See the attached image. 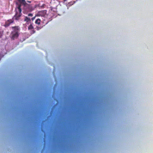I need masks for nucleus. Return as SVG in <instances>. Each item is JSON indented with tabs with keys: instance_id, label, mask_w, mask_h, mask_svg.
Segmentation results:
<instances>
[{
	"instance_id": "obj_1",
	"label": "nucleus",
	"mask_w": 153,
	"mask_h": 153,
	"mask_svg": "<svg viewBox=\"0 0 153 153\" xmlns=\"http://www.w3.org/2000/svg\"><path fill=\"white\" fill-rule=\"evenodd\" d=\"M15 11L16 13L13 17V18H14L16 20H18L20 19V17L22 15L21 5L20 4H18V7L16 8Z\"/></svg>"
},
{
	"instance_id": "obj_2",
	"label": "nucleus",
	"mask_w": 153,
	"mask_h": 153,
	"mask_svg": "<svg viewBox=\"0 0 153 153\" xmlns=\"http://www.w3.org/2000/svg\"><path fill=\"white\" fill-rule=\"evenodd\" d=\"M12 29L13 30L12 31L11 35V39L12 40H14L18 38L19 36V28L18 26L12 27Z\"/></svg>"
},
{
	"instance_id": "obj_3",
	"label": "nucleus",
	"mask_w": 153,
	"mask_h": 153,
	"mask_svg": "<svg viewBox=\"0 0 153 153\" xmlns=\"http://www.w3.org/2000/svg\"><path fill=\"white\" fill-rule=\"evenodd\" d=\"M28 29L30 30V33L31 34L34 33L35 31L33 29V27L32 24H30L28 27Z\"/></svg>"
},
{
	"instance_id": "obj_4",
	"label": "nucleus",
	"mask_w": 153,
	"mask_h": 153,
	"mask_svg": "<svg viewBox=\"0 0 153 153\" xmlns=\"http://www.w3.org/2000/svg\"><path fill=\"white\" fill-rule=\"evenodd\" d=\"M24 21L27 23H29L30 22L31 20L30 18H28L27 16H25Z\"/></svg>"
},
{
	"instance_id": "obj_5",
	"label": "nucleus",
	"mask_w": 153,
	"mask_h": 153,
	"mask_svg": "<svg viewBox=\"0 0 153 153\" xmlns=\"http://www.w3.org/2000/svg\"><path fill=\"white\" fill-rule=\"evenodd\" d=\"M14 18H13V17L12 19H8L7 21V22H8L10 24H11V23H13L14 21Z\"/></svg>"
},
{
	"instance_id": "obj_6",
	"label": "nucleus",
	"mask_w": 153,
	"mask_h": 153,
	"mask_svg": "<svg viewBox=\"0 0 153 153\" xmlns=\"http://www.w3.org/2000/svg\"><path fill=\"white\" fill-rule=\"evenodd\" d=\"M18 1L21 3H22L23 4L25 5L26 4L25 0H18Z\"/></svg>"
},
{
	"instance_id": "obj_7",
	"label": "nucleus",
	"mask_w": 153,
	"mask_h": 153,
	"mask_svg": "<svg viewBox=\"0 0 153 153\" xmlns=\"http://www.w3.org/2000/svg\"><path fill=\"white\" fill-rule=\"evenodd\" d=\"M10 24L9 23L7 22V21H6L5 22V24L4 25V26L5 27H7L9 26Z\"/></svg>"
},
{
	"instance_id": "obj_8",
	"label": "nucleus",
	"mask_w": 153,
	"mask_h": 153,
	"mask_svg": "<svg viewBox=\"0 0 153 153\" xmlns=\"http://www.w3.org/2000/svg\"><path fill=\"white\" fill-rule=\"evenodd\" d=\"M40 21H41L39 19H38L36 20V21H35V23L36 24H37L39 25L40 23Z\"/></svg>"
},
{
	"instance_id": "obj_9",
	"label": "nucleus",
	"mask_w": 153,
	"mask_h": 153,
	"mask_svg": "<svg viewBox=\"0 0 153 153\" xmlns=\"http://www.w3.org/2000/svg\"><path fill=\"white\" fill-rule=\"evenodd\" d=\"M29 9L30 11H31L32 10H33L34 9L32 7L30 6L29 7Z\"/></svg>"
},
{
	"instance_id": "obj_10",
	"label": "nucleus",
	"mask_w": 153,
	"mask_h": 153,
	"mask_svg": "<svg viewBox=\"0 0 153 153\" xmlns=\"http://www.w3.org/2000/svg\"><path fill=\"white\" fill-rule=\"evenodd\" d=\"M3 35V33L2 32H0V38H1Z\"/></svg>"
},
{
	"instance_id": "obj_11",
	"label": "nucleus",
	"mask_w": 153,
	"mask_h": 153,
	"mask_svg": "<svg viewBox=\"0 0 153 153\" xmlns=\"http://www.w3.org/2000/svg\"><path fill=\"white\" fill-rule=\"evenodd\" d=\"M43 11H39L38 13V15H41V13H42L43 12Z\"/></svg>"
},
{
	"instance_id": "obj_12",
	"label": "nucleus",
	"mask_w": 153,
	"mask_h": 153,
	"mask_svg": "<svg viewBox=\"0 0 153 153\" xmlns=\"http://www.w3.org/2000/svg\"><path fill=\"white\" fill-rule=\"evenodd\" d=\"M28 16H33V14L32 13H30L28 14Z\"/></svg>"
},
{
	"instance_id": "obj_13",
	"label": "nucleus",
	"mask_w": 153,
	"mask_h": 153,
	"mask_svg": "<svg viewBox=\"0 0 153 153\" xmlns=\"http://www.w3.org/2000/svg\"><path fill=\"white\" fill-rule=\"evenodd\" d=\"M35 16H34V17H33L32 18V20H34L35 19Z\"/></svg>"
},
{
	"instance_id": "obj_14",
	"label": "nucleus",
	"mask_w": 153,
	"mask_h": 153,
	"mask_svg": "<svg viewBox=\"0 0 153 153\" xmlns=\"http://www.w3.org/2000/svg\"><path fill=\"white\" fill-rule=\"evenodd\" d=\"M51 10H53V9H54V8H53L52 7H51Z\"/></svg>"
},
{
	"instance_id": "obj_15",
	"label": "nucleus",
	"mask_w": 153,
	"mask_h": 153,
	"mask_svg": "<svg viewBox=\"0 0 153 153\" xmlns=\"http://www.w3.org/2000/svg\"><path fill=\"white\" fill-rule=\"evenodd\" d=\"M28 1V2H30V1Z\"/></svg>"
},
{
	"instance_id": "obj_16",
	"label": "nucleus",
	"mask_w": 153,
	"mask_h": 153,
	"mask_svg": "<svg viewBox=\"0 0 153 153\" xmlns=\"http://www.w3.org/2000/svg\"><path fill=\"white\" fill-rule=\"evenodd\" d=\"M64 1H65L66 0H64Z\"/></svg>"
}]
</instances>
